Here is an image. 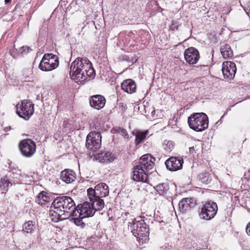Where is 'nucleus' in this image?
Instances as JSON below:
<instances>
[{"mask_svg": "<svg viewBox=\"0 0 250 250\" xmlns=\"http://www.w3.org/2000/svg\"><path fill=\"white\" fill-rule=\"evenodd\" d=\"M95 72L90 61L86 58L78 57L70 66V75L77 83H83L93 79Z\"/></svg>", "mask_w": 250, "mask_h": 250, "instance_id": "f257e3e1", "label": "nucleus"}, {"mask_svg": "<svg viewBox=\"0 0 250 250\" xmlns=\"http://www.w3.org/2000/svg\"><path fill=\"white\" fill-rule=\"evenodd\" d=\"M155 158L150 154H146L140 159L139 164L134 167L132 179L134 181L148 182V172L153 168Z\"/></svg>", "mask_w": 250, "mask_h": 250, "instance_id": "f03ea898", "label": "nucleus"}, {"mask_svg": "<svg viewBox=\"0 0 250 250\" xmlns=\"http://www.w3.org/2000/svg\"><path fill=\"white\" fill-rule=\"evenodd\" d=\"M56 208L60 209L68 218L71 216H77L79 210L76 209L75 204L71 197L66 196L56 198L52 202Z\"/></svg>", "mask_w": 250, "mask_h": 250, "instance_id": "7ed1b4c3", "label": "nucleus"}, {"mask_svg": "<svg viewBox=\"0 0 250 250\" xmlns=\"http://www.w3.org/2000/svg\"><path fill=\"white\" fill-rule=\"evenodd\" d=\"M128 229L133 235L139 240H146L149 235V228L144 221L135 218L128 219Z\"/></svg>", "mask_w": 250, "mask_h": 250, "instance_id": "20e7f679", "label": "nucleus"}, {"mask_svg": "<svg viewBox=\"0 0 250 250\" xmlns=\"http://www.w3.org/2000/svg\"><path fill=\"white\" fill-rule=\"evenodd\" d=\"M188 124L193 130L198 132L202 131L208 127V117L204 113H195L188 117Z\"/></svg>", "mask_w": 250, "mask_h": 250, "instance_id": "39448f33", "label": "nucleus"}, {"mask_svg": "<svg viewBox=\"0 0 250 250\" xmlns=\"http://www.w3.org/2000/svg\"><path fill=\"white\" fill-rule=\"evenodd\" d=\"M59 65V58L52 54H46L42 57L39 68L42 71H50L56 68Z\"/></svg>", "mask_w": 250, "mask_h": 250, "instance_id": "423d86ee", "label": "nucleus"}, {"mask_svg": "<svg viewBox=\"0 0 250 250\" xmlns=\"http://www.w3.org/2000/svg\"><path fill=\"white\" fill-rule=\"evenodd\" d=\"M34 105L30 101L24 100L16 105L17 114L21 118L28 120L34 113Z\"/></svg>", "mask_w": 250, "mask_h": 250, "instance_id": "0eeeda50", "label": "nucleus"}, {"mask_svg": "<svg viewBox=\"0 0 250 250\" xmlns=\"http://www.w3.org/2000/svg\"><path fill=\"white\" fill-rule=\"evenodd\" d=\"M19 147L21 154L27 158L31 157L36 150V143L30 139L21 141L19 144Z\"/></svg>", "mask_w": 250, "mask_h": 250, "instance_id": "6e6552de", "label": "nucleus"}, {"mask_svg": "<svg viewBox=\"0 0 250 250\" xmlns=\"http://www.w3.org/2000/svg\"><path fill=\"white\" fill-rule=\"evenodd\" d=\"M217 209V205L215 203L208 202L202 207L199 216L201 219L210 220L216 215Z\"/></svg>", "mask_w": 250, "mask_h": 250, "instance_id": "1a4fd4ad", "label": "nucleus"}, {"mask_svg": "<svg viewBox=\"0 0 250 250\" xmlns=\"http://www.w3.org/2000/svg\"><path fill=\"white\" fill-rule=\"evenodd\" d=\"M102 136L98 132L91 131L87 136L85 146L92 151H96L101 146Z\"/></svg>", "mask_w": 250, "mask_h": 250, "instance_id": "9d476101", "label": "nucleus"}, {"mask_svg": "<svg viewBox=\"0 0 250 250\" xmlns=\"http://www.w3.org/2000/svg\"><path fill=\"white\" fill-rule=\"evenodd\" d=\"M87 196H90L91 198V196H97L101 197H104L108 195L109 189L107 185L104 183H101L97 185L95 189L92 188H89L87 190Z\"/></svg>", "mask_w": 250, "mask_h": 250, "instance_id": "9b49d317", "label": "nucleus"}, {"mask_svg": "<svg viewBox=\"0 0 250 250\" xmlns=\"http://www.w3.org/2000/svg\"><path fill=\"white\" fill-rule=\"evenodd\" d=\"M184 57L186 62L191 64H196L200 58L199 52L197 49L190 47L185 50Z\"/></svg>", "mask_w": 250, "mask_h": 250, "instance_id": "f8f14e48", "label": "nucleus"}, {"mask_svg": "<svg viewBox=\"0 0 250 250\" xmlns=\"http://www.w3.org/2000/svg\"><path fill=\"white\" fill-rule=\"evenodd\" d=\"M222 73L225 78L231 79L233 78L236 71V67L234 62H225L222 64Z\"/></svg>", "mask_w": 250, "mask_h": 250, "instance_id": "ddd939ff", "label": "nucleus"}, {"mask_svg": "<svg viewBox=\"0 0 250 250\" xmlns=\"http://www.w3.org/2000/svg\"><path fill=\"white\" fill-rule=\"evenodd\" d=\"M183 160L182 158L170 157L165 162L167 168L170 171H176L182 168Z\"/></svg>", "mask_w": 250, "mask_h": 250, "instance_id": "4468645a", "label": "nucleus"}, {"mask_svg": "<svg viewBox=\"0 0 250 250\" xmlns=\"http://www.w3.org/2000/svg\"><path fill=\"white\" fill-rule=\"evenodd\" d=\"M89 103L91 107L99 110L104 107L105 104V99L102 95H94L90 98Z\"/></svg>", "mask_w": 250, "mask_h": 250, "instance_id": "2eb2a0df", "label": "nucleus"}, {"mask_svg": "<svg viewBox=\"0 0 250 250\" xmlns=\"http://www.w3.org/2000/svg\"><path fill=\"white\" fill-rule=\"evenodd\" d=\"M49 216L52 221L54 222H58L60 220H63L68 218L64 216V213H62V211H60V209L56 208L52 203L50 207V209L49 210Z\"/></svg>", "mask_w": 250, "mask_h": 250, "instance_id": "dca6fc26", "label": "nucleus"}, {"mask_svg": "<svg viewBox=\"0 0 250 250\" xmlns=\"http://www.w3.org/2000/svg\"><path fill=\"white\" fill-rule=\"evenodd\" d=\"M80 211L77 214H80V215L84 216L85 217H91L95 214L94 208H93L91 203L85 202L81 205L80 209Z\"/></svg>", "mask_w": 250, "mask_h": 250, "instance_id": "f3484780", "label": "nucleus"}, {"mask_svg": "<svg viewBox=\"0 0 250 250\" xmlns=\"http://www.w3.org/2000/svg\"><path fill=\"white\" fill-rule=\"evenodd\" d=\"M60 178L65 183L70 184L75 180L76 174L72 170L65 169L61 172Z\"/></svg>", "mask_w": 250, "mask_h": 250, "instance_id": "a211bd4d", "label": "nucleus"}, {"mask_svg": "<svg viewBox=\"0 0 250 250\" xmlns=\"http://www.w3.org/2000/svg\"><path fill=\"white\" fill-rule=\"evenodd\" d=\"M121 88L128 94L134 93L136 90V85L134 81L131 79L124 80L121 84Z\"/></svg>", "mask_w": 250, "mask_h": 250, "instance_id": "6ab92c4d", "label": "nucleus"}, {"mask_svg": "<svg viewBox=\"0 0 250 250\" xmlns=\"http://www.w3.org/2000/svg\"><path fill=\"white\" fill-rule=\"evenodd\" d=\"M96 160L101 163H108L113 161L114 157L109 152H101L94 154Z\"/></svg>", "mask_w": 250, "mask_h": 250, "instance_id": "aec40b11", "label": "nucleus"}, {"mask_svg": "<svg viewBox=\"0 0 250 250\" xmlns=\"http://www.w3.org/2000/svg\"><path fill=\"white\" fill-rule=\"evenodd\" d=\"M194 200L191 198H183L179 204V209L182 212H185L190 209L195 205Z\"/></svg>", "mask_w": 250, "mask_h": 250, "instance_id": "412c9836", "label": "nucleus"}, {"mask_svg": "<svg viewBox=\"0 0 250 250\" xmlns=\"http://www.w3.org/2000/svg\"><path fill=\"white\" fill-rule=\"evenodd\" d=\"M50 197L48 196L46 192L42 191L40 192L35 198V202L42 207H48Z\"/></svg>", "mask_w": 250, "mask_h": 250, "instance_id": "4be33fe9", "label": "nucleus"}, {"mask_svg": "<svg viewBox=\"0 0 250 250\" xmlns=\"http://www.w3.org/2000/svg\"><path fill=\"white\" fill-rule=\"evenodd\" d=\"M94 197L91 196H88L91 204L93 208H94L95 212L97 210H101L104 206V202L102 199V197L97 196H93Z\"/></svg>", "mask_w": 250, "mask_h": 250, "instance_id": "5701e85b", "label": "nucleus"}, {"mask_svg": "<svg viewBox=\"0 0 250 250\" xmlns=\"http://www.w3.org/2000/svg\"><path fill=\"white\" fill-rule=\"evenodd\" d=\"M12 178H10L6 175L2 177L0 181V191L2 193H6L9 188L12 186L13 183Z\"/></svg>", "mask_w": 250, "mask_h": 250, "instance_id": "b1692460", "label": "nucleus"}, {"mask_svg": "<svg viewBox=\"0 0 250 250\" xmlns=\"http://www.w3.org/2000/svg\"><path fill=\"white\" fill-rule=\"evenodd\" d=\"M220 52L222 57L225 59H230L233 55V51L230 45L228 44H224L221 46Z\"/></svg>", "mask_w": 250, "mask_h": 250, "instance_id": "393cba45", "label": "nucleus"}, {"mask_svg": "<svg viewBox=\"0 0 250 250\" xmlns=\"http://www.w3.org/2000/svg\"><path fill=\"white\" fill-rule=\"evenodd\" d=\"M132 134L134 136H135V144L136 146H137L144 141L146 136L148 134V131L145 130L144 131H133L132 132Z\"/></svg>", "mask_w": 250, "mask_h": 250, "instance_id": "a878e982", "label": "nucleus"}, {"mask_svg": "<svg viewBox=\"0 0 250 250\" xmlns=\"http://www.w3.org/2000/svg\"><path fill=\"white\" fill-rule=\"evenodd\" d=\"M9 171L6 174L10 178H12V174H16V178H21V170L14 165L10 164L9 167Z\"/></svg>", "mask_w": 250, "mask_h": 250, "instance_id": "bb28decb", "label": "nucleus"}, {"mask_svg": "<svg viewBox=\"0 0 250 250\" xmlns=\"http://www.w3.org/2000/svg\"><path fill=\"white\" fill-rule=\"evenodd\" d=\"M23 230L27 233H32L36 229L35 222L32 221H29L25 222L22 225Z\"/></svg>", "mask_w": 250, "mask_h": 250, "instance_id": "cd10ccee", "label": "nucleus"}, {"mask_svg": "<svg viewBox=\"0 0 250 250\" xmlns=\"http://www.w3.org/2000/svg\"><path fill=\"white\" fill-rule=\"evenodd\" d=\"M156 191L160 195H163L167 193L169 189V186L167 183H162L154 187Z\"/></svg>", "mask_w": 250, "mask_h": 250, "instance_id": "c85d7f7f", "label": "nucleus"}, {"mask_svg": "<svg viewBox=\"0 0 250 250\" xmlns=\"http://www.w3.org/2000/svg\"><path fill=\"white\" fill-rule=\"evenodd\" d=\"M198 178L202 183L206 184L210 181V174L207 172L200 173L198 175Z\"/></svg>", "mask_w": 250, "mask_h": 250, "instance_id": "c756f323", "label": "nucleus"}, {"mask_svg": "<svg viewBox=\"0 0 250 250\" xmlns=\"http://www.w3.org/2000/svg\"><path fill=\"white\" fill-rule=\"evenodd\" d=\"M173 142L169 140H165L163 143V146L166 152H170L174 148Z\"/></svg>", "mask_w": 250, "mask_h": 250, "instance_id": "7c9ffc66", "label": "nucleus"}, {"mask_svg": "<svg viewBox=\"0 0 250 250\" xmlns=\"http://www.w3.org/2000/svg\"><path fill=\"white\" fill-rule=\"evenodd\" d=\"M84 218H86V217L79 214L78 218H72L71 220L73 221L76 226H80L81 228H83L85 226V224L83 222V220Z\"/></svg>", "mask_w": 250, "mask_h": 250, "instance_id": "2f4dec72", "label": "nucleus"}, {"mask_svg": "<svg viewBox=\"0 0 250 250\" xmlns=\"http://www.w3.org/2000/svg\"><path fill=\"white\" fill-rule=\"evenodd\" d=\"M23 76L25 78H31L32 76V70L29 68H24L22 70Z\"/></svg>", "mask_w": 250, "mask_h": 250, "instance_id": "473e14b6", "label": "nucleus"}, {"mask_svg": "<svg viewBox=\"0 0 250 250\" xmlns=\"http://www.w3.org/2000/svg\"><path fill=\"white\" fill-rule=\"evenodd\" d=\"M31 49L28 46H22L21 47L19 50V53L24 55L25 54H26L29 50H31Z\"/></svg>", "mask_w": 250, "mask_h": 250, "instance_id": "72a5a7b5", "label": "nucleus"}, {"mask_svg": "<svg viewBox=\"0 0 250 250\" xmlns=\"http://www.w3.org/2000/svg\"><path fill=\"white\" fill-rule=\"evenodd\" d=\"M117 131L118 133L121 135L122 136L126 138H128V133L125 129L119 127L118 129H117Z\"/></svg>", "mask_w": 250, "mask_h": 250, "instance_id": "f704fd0d", "label": "nucleus"}, {"mask_svg": "<svg viewBox=\"0 0 250 250\" xmlns=\"http://www.w3.org/2000/svg\"><path fill=\"white\" fill-rule=\"evenodd\" d=\"M20 178H16V174L12 175V182L14 184H15L16 183H19Z\"/></svg>", "mask_w": 250, "mask_h": 250, "instance_id": "c9c22d12", "label": "nucleus"}, {"mask_svg": "<svg viewBox=\"0 0 250 250\" xmlns=\"http://www.w3.org/2000/svg\"><path fill=\"white\" fill-rule=\"evenodd\" d=\"M246 232L250 236V222L247 224L246 228Z\"/></svg>", "mask_w": 250, "mask_h": 250, "instance_id": "e433bc0d", "label": "nucleus"}, {"mask_svg": "<svg viewBox=\"0 0 250 250\" xmlns=\"http://www.w3.org/2000/svg\"><path fill=\"white\" fill-rule=\"evenodd\" d=\"M12 129V128L10 126H6L4 128V131L5 132H7Z\"/></svg>", "mask_w": 250, "mask_h": 250, "instance_id": "4c0bfd02", "label": "nucleus"}, {"mask_svg": "<svg viewBox=\"0 0 250 250\" xmlns=\"http://www.w3.org/2000/svg\"><path fill=\"white\" fill-rule=\"evenodd\" d=\"M189 151H190V153H193L194 152V147H190L189 148Z\"/></svg>", "mask_w": 250, "mask_h": 250, "instance_id": "58836bf2", "label": "nucleus"}, {"mask_svg": "<svg viewBox=\"0 0 250 250\" xmlns=\"http://www.w3.org/2000/svg\"><path fill=\"white\" fill-rule=\"evenodd\" d=\"M11 0H5L4 2L6 4V3L10 2L11 1Z\"/></svg>", "mask_w": 250, "mask_h": 250, "instance_id": "ea45409f", "label": "nucleus"}, {"mask_svg": "<svg viewBox=\"0 0 250 250\" xmlns=\"http://www.w3.org/2000/svg\"><path fill=\"white\" fill-rule=\"evenodd\" d=\"M248 8H250V2H249V3L248 4Z\"/></svg>", "mask_w": 250, "mask_h": 250, "instance_id": "a19ab883", "label": "nucleus"}, {"mask_svg": "<svg viewBox=\"0 0 250 250\" xmlns=\"http://www.w3.org/2000/svg\"><path fill=\"white\" fill-rule=\"evenodd\" d=\"M127 214H129V213H125V215H127Z\"/></svg>", "mask_w": 250, "mask_h": 250, "instance_id": "79ce46f5", "label": "nucleus"}]
</instances>
